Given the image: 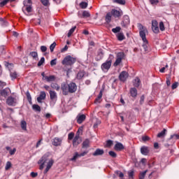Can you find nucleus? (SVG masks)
<instances>
[{"mask_svg": "<svg viewBox=\"0 0 179 179\" xmlns=\"http://www.w3.org/2000/svg\"><path fill=\"white\" fill-rule=\"evenodd\" d=\"M113 33H120L121 31V27H116L115 28L112 29Z\"/></svg>", "mask_w": 179, "mask_h": 179, "instance_id": "37998d69", "label": "nucleus"}, {"mask_svg": "<svg viewBox=\"0 0 179 179\" xmlns=\"http://www.w3.org/2000/svg\"><path fill=\"white\" fill-rule=\"evenodd\" d=\"M119 79L121 82H125L128 79V73L127 71H122L119 76Z\"/></svg>", "mask_w": 179, "mask_h": 179, "instance_id": "f8f14e48", "label": "nucleus"}, {"mask_svg": "<svg viewBox=\"0 0 179 179\" xmlns=\"http://www.w3.org/2000/svg\"><path fill=\"white\" fill-rule=\"evenodd\" d=\"M146 173H148V170H145L143 172H141L139 174V178L140 179H145V177L146 176Z\"/></svg>", "mask_w": 179, "mask_h": 179, "instance_id": "58836bf2", "label": "nucleus"}, {"mask_svg": "<svg viewBox=\"0 0 179 179\" xmlns=\"http://www.w3.org/2000/svg\"><path fill=\"white\" fill-rule=\"evenodd\" d=\"M41 2L44 5V6H47L48 5V0H41Z\"/></svg>", "mask_w": 179, "mask_h": 179, "instance_id": "052dcab7", "label": "nucleus"}, {"mask_svg": "<svg viewBox=\"0 0 179 179\" xmlns=\"http://www.w3.org/2000/svg\"><path fill=\"white\" fill-rule=\"evenodd\" d=\"M113 59L114 55H110L108 60L103 63L101 66V69L103 71V72H108V69L111 68V64L113 63Z\"/></svg>", "mask_w": 179, "mask_h": 179, "instance_id": "7ed1b4c3", "label": "nucleus"}, {"mask_svg": "<svg viewBox=\"0 0 179 179\" xmlns=\"http://www.w3.org/2000/svg\"><path fill=\"white\" fill-rule=\"evenodd\" d=\"M27 98L29 103H31V95H30V92H27Z\"/></svg>", "mask_w": 179, "mask_h": 179, "instance_id": "864d4df0", "label": "nucleus"}, {"mask_svg": "<svg viewBox=\"0 0 179 179\" xmlns=\"http://www.w3.org/2000/svg\"><path fill=\"white\" fill-rule=\"evenodd\" d=\"M17 100L18 99L17 96H8L6 99V104H8V106L15 107V106L17 104Z\"/></svg>", "mask_w": 179, "mask_h": 179, "instance_id": "423d86ee", "label": "nucleus"}, {"mask_svg": "<svg viewBox=\"0 0 179 179\" xmlns=\"http://www.w3.org/2000/svg\"><path fill=\"white\" fill-rule=\"evenodd\" d=\"M159 29L161 30V31H164L165 30L164 23H163V22H159Z\"/></svg>", "mask_w": 179, "mask_h": 179, "instance_id": "49530a36", "label": "nucleus"}, {"mask_svg": "<svg viewBox=\"0 0 179 179\" xmlns=\"http://www.w3.org/2000/svg\"><path fill=\"white\" fill-rule=\"evenodd\" d=\"M10 167H12V164L10 163V162H7V163L6 164L5 169L9 170V169H10Z\"/></svg>", "mask_w": 179, "mask_h": 179, "instance_id": "8fccbe9b", "label": "nucleus"}, {"mask_svg": "<svg viewBox=\"0 0 179 179\" xmlns=\"http://www.w3.org/2000/svg\"><path fill=\"white\" fill-rule=\"evenodd\" d=\"M46 94L45 92H41L39 96L37 98L38 103H41L43 100H45Z\"/></svg>", "mask_w": 179, "mask_h": 179, "instance_id": "f3484780", "label": "nucleus"}, {"mask_svg": "<svg viewBox=\"0 0 179 179\" xmlns=\"http://www.w3.org/2000/svg\"><path fill=\"white\" fill-rule=\"evenodd\" d=\"M30 55H31L33 58H37V57H38L37 52H30Z\"/></svg>", "mask_w": 179, "mask_h": 179, "instance_id": "5fc2aeb1", "label": "nucleus"}, {"mask_svg": "<svg viewBox=\"0 0 179 179\" xmlns=\"http://www.w3.org/2000/svg\"><path fill=\"white\" fill-rule=\"evenodd\" d=\"M68 87H69V93H75V92H76V90H78V86L76 85V84L75 83H70L68 85Z\"/></svg>", "mask_w": 179, "mask_h": 179, "instance_id": "9d476101", "label": "nucleus"}, {"mask_svg": "<svg viewBox=\"0 0 179 179\" xmlns=\"http://www.w3.org/2000/svg\"><path fill=\"white\" fill-rule=\"evenodd\" d=\"M0 21L1 22V24L2 26H8V22L6 21H3V20H2V18H0Z\"/></svg>", "mask_w": 179, "mask_h": 179, "instance_id": "680f3d73", "label": "nucleus"}, {"mask_svg": "<svg viewBox=\"0 0 179 179\" xmlns=\"http://www.w3.org/2000/svg\"><path fill=\"white\" fill-rule=\"evenodd\" d=\"M23 3L22 12H24L27 16H30V13L33 10L31 8V0H24Z\"/></svg>", "mask_w": 179, "mask_h": 179, "instance_id": "f03ea898", "label": "nucleus"}, {"mask_svg": "<svg viewBox=\"0 0 179 179\" xmlns=\"http://www.w3.org/2000/svg\"><path fill=\"white\" fill-rule=\"evenodd\" d=\"M122 58H124V52H119L117 55L116 61L114 63V66H118L122 61Z\"/></svg>", "mask_w": 179, "mask_h": 179, "instance_id": "0eeeda50", "label": "nucleus"}, {"mask_svg": "<svg viewBox=\"0 0 179 179\" xmlns=\"http://www.w3.org/2000/svg\"><path fill=\"white\" fill-rule=\"evenodd\" d=\"M152 29L154 33L157 34L159 33V24L156 20L152 21Z\"/></svg>", "mask_w": 179, "mask_h": 179, "instance_id": "1a4fd4ad", "label": "nucleus"}, {"mask_svg": "<svg viewBox=\"0 0 179 179\" xmlns=\"http://www.w3.org/2000/svg\"><path fill=\"white\" fill-rule=\"evenodd\" d=\"M89 153V151H84L83 152L79 154V152H75L73 158L71 159L72 162H75L76 159H79V157H83V156H86Z\"/></svg>", "mask_w": 179, "mask_h": 179, "instance_id": "6e6552de", "label": "nucleus"}, {"mask_svg": "<svg viewBox=\"0 0 179 179\" xmlns=\"http://www.w3.org/2000/svg\"><path fill=\"white\" fill-rule=\"evenodd\" d=\"M148 42L147 43L143 42V48L144 49L145 52H148L149 51V48H148Z\"/></svg>", "mask_w": 179, "mask_h": 179, "instance_id": "c03bdc74", "label": "nucleus"}, {"mask_svg": "<svg viewBox=\"0 0 179 179\" xmlns=\"http://www.w3.org/2000/svg\"><path fill=\"white\" fill-rule=\"evenodd\" d=\"M10 76L11 79L13 80V79H16V78H17L18 74L16 71H11L10 73Z\"/></svg>", "mask_w": 179, "mask_h": 179, "instance_id": "7c9ffc66", "label": "nucleus"}, {"mask_svg": "<svg viewBox=\"0 0 179 179\" xmlns=\"http://www.w3.org/2000/svg\"><path fill=\"white\" fill-rule=\"evenodd\" d=\"M110 13L114 17H121V16L123 15L122 10H117L115 9H112Z\"/></svg>", "mask_w": 179, "mask_h": 179, "instance_id": "9b49d317", "label": "nucleus"}, {"mask_svg": "<svg viewBox=\"0 0 179 179\" xmlns=\"http://www.w3.org/2000/svg\"><path fill=\"white\" fill-rule=\"evenodd\" d=\"M57 46V43L54 42L50 46V52H54V48Z\"/></svg>", "mask_w": 179, "mask_h": 179, "instance_id": "79ce46f5", "label": "nucleus"}, {"mask_svg": "<svg viewBox=\"0 0 179 179\" xmlns=\"http://www.w3.org/2000/svg\"><path fill=\"white\" fill-rule=\"evenodd\" d=\"M141 152L142 155H144V156H148L149 154V148L147 146H143L141 148Z\"/></svg>", "mask_w": 179, "mask_h": 179, "instance_id": "6ab92c4d", "label": "nucleus"}, {"mask_svg": "<svg viewBox=\"0 0 179 179\" xmlns=\"http://www.w3.org/2000/svg\"><path fill=\"white\" fill-rule=\"evenodd\" d=\"M83 17H90V13L87 10L83 12Z\"/></svg>", "mask_w": 179, "mask_h": 179, "instance_id": "a19ab883", "label": "nucleus"}, {"mask_svg": "<svg viewBox=\"0 0 179 179\" xmlns=\"http://www.w3.org/2000/svg\"><path fill=\"white\" fill-rule=\"evenodd\" d=\"M41 50L42 51V52H45V51H47V47L46 46H41Z\"/></svg>", "mask_w": 179, "mask_h": 179, "instance_id": "69168bd1", "label": "nucleus"}, {"mask_svg": "<svg viewBox=\"0 0 179 179\" xmlns=\"http://www.w3.org/2000/svg\"><path fill=\"white\" fill-rule=\"evenodd\" d=\"M142 141L143 142H148V141H150V138L148 136H143Z\"/></svg>", "mask_w": 179, "mask_h": 179, "instance_id": "09e8293b", "label": "nucleus"}, {"mask_svg": "<svg viewBox=\"0 0 179 179\" xmlns=\"http://www.w3.org/2000/svg\"><path fill=\"white\" fill-rule=\"evenodd\" d=\"M109 155L111 157H117V154L114 151H110Z\"/></svg>", "mask_w": 179, "mask_h": 179, "instance_id": "bf43d9fd", "label": "nucleus"}, {"mask_svg": "<svg viewBox=\"0 0 179 179\" xmlns=\"http://www.w3.org/2000/svg\"><path fill=\"white\" fill-rule=\"evenodd\" d=\"M116 174H119V177L120 178H124V173H122V172H120V171H116Z\"/></svg>", "mask_w": 179, "mask_h": 179, "instance_id": "e2e57ef3", "label": "nucleus"}, {"mask_svg": "<svg viewBox=\"0 0 179 179\" xmlns=\"http://www.w3.org/2000/svg\"><path fill=\"white\" fill-rule=\"evenodd\" d=\"M62 90L63 94L64 96H67L68 93H69V87H68V85L62 84Z\"/></svg>", "mask_w": 179, "mask_h": 179, "instance_id": "4468645a", "label": "nucleus"}, {"mask_svg": "<svg viewBox=\"0 0 179 179\" xmlns=\"http://www.w3.org/2000/svg\"><path fill=\"white\" fill-rule=\"evenodd\" d=\"M111 145H113V141L109 140V141H108L106 142V145H107L108 147L111 146Z\"/></svg>", "mask_w": 179, "mask_h": 179, "instance_id": "774afa93", "label": "nucleus"}, {"mask_svg": "<svg viewBox=\"0 0 179 179\" xmlns=\"http://www.w3.org/2000/svg\"><path fill=\"white\" fill-rule=\"evenodd\" d=\"M92 155L94 156H101L104 155V150L98 148L95 150V152Z\"/></svg>", "mask_w": 179, "mask_h": 179, "instance_id": "412c9836", "label": "nucleus"}, {"mask_svg": "<svg viewBox=\"0 0 179 179\" xmlns=\"http://www.w3.org/2000/svg\"><path fill=\"white\" fill-rule=\"evenodd\" d=\"M138 28L139 30L140 37L142 38L143 43H148V39H146V33H148V29L142 24H138Z\"/></svg>", "mask_w": 179, "mask_h": 179, "instance_id": "20e7f679", "label": "nucleus"}, {"mask_svg": "<svg viewBox=\"0 0 179 179\" xmlns=\"http://www.w3.org/2000/svg\"><path fill=\"white\" fill-rule=\"evenodd\" d=\"M130 23V20H129V16L128 15H124V20L122 22V26L123 27H127L128 26V24H129Z\"/></svg>", "mask_w": 179, "mask_h": 179, "instance_id": "ddd939ff", "label": "nucleus"}, {"mask_svg": "<svg viewBox=\"0 0 179 179\" xmlns=\"http://www.w3.org/2000/svg\"><path fill=\"white\" fill-rule=\"evenodd\" d=\"M115 150H122L124 149V145L121 143H117L114 147Z\"/></svg>", "mask_w": 179, "mask_h": 179, "instance_id": "5701e85b", "label": "nucleus"}, {"mask_svg": "<svg viewBox=\"0 0 179 179\" xmlns=\"http://www.w3.org/2000/svg\"><path fill=\"white\" fill-rule=\"evenodd\" d=\"M80 8H82V9H86V8H87V2H81L80 3Z\"/></svg>", "mask_w": 179, "mask_h": 179, "instance_id": "a18cd8bd", "label": "nucleus"}, {"mask_svg": "<svg viewBox=\"0 0 179 179\" xmlns=\"http://www.w3.org/2000/svg\"><path fill=\"white\" fill-rule=\"evenodd\" d=\"M90 145V141H89V139H86L83 143V149H87Z\"/></svg>", "mask_w": 179, "mask_h": 179, "instance_id": "393cba45", "label": "nucleus"}, {"mask_svg": "<svg viewBox=\"0 0 179 179\" xmlns=\"http://www.w3.org/2000/svg\"><path fill=\"white\" fill-rule=\"evenodd\" d=\"M139 103L141 105H142V104H143V103H145V96L144 95H142L141 96Z\"/></svg>", "mask_w": 179, "mask_h": 179, "instance_id": "6e6d98bb", "label": "nucleus"}, {"mask_svg": "<svg viewBox=\"0 0 179 179\" xmlns=\"http://www.w3.org/2000/svg\"><path fill=\"white\" fill-rule=\"evenodd\" d=\"M32 108H33V110H34L35 111H38V113H40V111H41V108L40 107V106H38L37 104L33 105Z\"/></svg>", "mask_w": 179, "mask_h": 179, "instance_id": "e433bc0d", "label": "nucleus"}, {"mask_svg": "<svg viewBox=\"0 0 179 179\" xmlns=\"http://www.w3.org/2000/svg\"><path fill=\"white\" fill-rule=\"evenodd\" d=\"M101 97H103V92L101 91L99 94V96L95 99V103H100L101 101Z\"/></svg>", "mask_w": 179, "mask_h": 179, "instance_id": "2f4dec72", "label": "nucleus"}, {"mask_svg": "<svg viewBox=\"0 0 179 179\" xmlns=\"http://www.w3.org/2000/svg\"><path fill=\"white\" fill-rule=\"evenodd\" d=\"M170 139H179V135L178 134L171 135L170 137Z\"/></svg>", "mask_w": 179, "mask_h": 179, "instance_id": "4d7b16f0", "label": "nucleus"}, {"mask_svg": "<svg viewBox=\"0 0 179 179\" xmlns=\"http://www.w3.org/2000/svg\"><path fill=\"white\" fill-rule=\"evenodd\" d=\"M50 65L51 66H54L55 65H57V59H54L50 61Z\"/></svg>", "mask_w": 179, "mask_h": 179, "instance_id": "13d9d810", "label": "nucleus"}, {"mask_svg": "<svg viewBox=\"0 0 179 179\" xmlns=\"http://www.w3.org/2000/svg\"><path fill=\"white\" fill-rule=\"evenodd\" d=\"M27 124L26 123V121L22 120L21 122V128L22 129H23V131H27Z\"/></svg>", "mask_w": 179, "mask_h": 179, "instance_id": "f704fd0d", "label": "nucleus"}, {"mask_svg": "<svg viewBox=\"0 0 179 179\" xmlns=\"http://www.w3.org/2000/svg\"><path fill=\"white\" fill-rule=\"evenodd\" d=\"M150 3L151 5H153L155 6V5H157L159 3V0H150Z\"/></svg>", "mask_w": 179, "mask_h": 179, "instance_id": "3c124183", "label": "nucleus"}, {"mask_svg": "<svg viewBox=\"0 0 179 179\" xmlns=\"http://www.w3.org/2000/svg\"><path fill=\"white\" fill-rule=\"evenodd\" d=\"M61 143H62V139L59 138H55L52 141V145L54 146H61Z\"/></svg>", "mask_w": 179, "mask_h": 179, "instance_id": "2eb2a0df", "label": "nucleus"}, {"mask_svg": "<svg viewBox=\"0 0 179 179\" xmlns=\"http://www.w3.org/2000/svg\"><path fill=\"white\" fill-rule=\"evenodd\" d=\"M177 87H178V83H174L172 85V89L174 90V89H177Z\"/></svg>", "mask_w": 179, "mask_h": 179, "instance_id": "0e129e2a", "label": "nucleus"}, {"mask_svg": "<svg viewBox=\"0 0 179 179\" xmlns=\"http://www.w3.org/2000/svg\"><path fill=\"white\" fill-rule=\"evenodd\" d=\"M76 62V58L72 57L71 55L66 56L62 62V65L71 66Z\"/></svg>", "mask_w": 179, "mask_h": 179, "instance_id": "39448f33", "label": "nucleus"}, {"mask_svg": "<svg viewBox=\"0 0 179 179\" xmlns=\"http://www.w3.org/2000/svg\"><path fill=\"white\" fill-rule=\"evenodd\" d=\"M114 3H118L119 5H125V0H113Z\"/></svg>", "mask_w": 179, "mask_h": 179, "instance_id": "72a5a7b5", "label": "nucleus"}, {"mask_svg": "<svg viewBox=\"0 0 179 179\" xmlns=\"http://www.w3.org/2000/svg\"><path fill=\"white\" fill-rule=\"evenodd\" d=\"M79 139H80V136H79V134H76L73 141V146H78V145L80 143V140Z\"/></svg>", "mask_w": 179, "mask_h": 179, "instance_id": "dca6fc26", "label": "nucleus"}, {"mask_svg": "<svg viewBox=\"0 0 179 179\" xmlns=\"http://www.w3.org/2000/svg\"><path fill=\"white\" fill-rule=\"evenodd\" d=\"M111 17H113V14H111V12L108 13L105 17V20L106 23L111 22Z\"/></svg>", "mask_w": 179, "mask_h": 179, "instance_id": "b1692460", "label": "nucleus"}, {"mask_svg": "<svg viewBox=\"0 0 179 179\" xmlns=\"http://www.w3.org/2000/svg\"><path fill=\"white\" fill-rule=\"evenodd\" d=\"M16 153V148H13V150H10V155L12 156Z\"/></svg>", "mask_w": 179, "mask_h": 179, "instance_id": "338daca9", "label": "nucleus"}, {"mask_svg": "<svg viewBox=\"0 0 179 179\" xmlns=\"http://www.w3.org/2000/svg\"><path fill=\"white\" fill-rule=\"evenodd\" d=\"M117 40H119V41H122V40H125V36H124V34H122V33H118L117 34Z\"/></svg>", "mask_w": 179, "mask_h": 179, "instance_id": "c756f323", "label": "nucleus"}, {"mask_svg": "<svg viewBox=\"0 0 179 179\" xmlns=\"http://www.w3.org/2000/svg\"><path fill=\"white\" fill-rule=\"evenodd\" d=\"M0 94L3 97H8V94H9V92L8 91V89H4L0 92Z\"/></svg>", "mask_w": 179, "mask_h": 179, "instance_id": "cd10ccee", "label": "nucleus"}, {"mask_svg": "<svg viewBox=\"0 0 179 179\" xmlns=\"http://www.w3.org/2000/svg\"><path fill=\"white\" fill-rule=\"evenodd\" d=\"M130 94L131 97H136V96H138V90H136V88L135 87L131 88Z\"/></svg>", "mask_w": 179, "mask_h": 179, "instance_id": "4be33fe9", "label": "nucleus"}, {"mask_svg": "<svg viewBox=\"0 0 179 179\" xmlns=\"http://www.w3.org/2000/svg\"><path fill=\"white\" fill-rule=\"evenodd\" d=\"M50 87H52V89H55V90H57V91L59 90V89H60L59 85H58V84L54 83H52L50 85Z\"/></svg>", "mask_w": 179, "mask_h": 179, "instance_id": "c9c22d12", "label": "nucleus"}, {"mask_svg": "<svg viewBox=\"0 0 179 179\" xmlns=\"http://www.w3.org/2000/svg\"><path fill=\"white\" fill-rule=\"evenodd\" d=\"M103 57H104V53H103V52L100 50L98 52V55L96 57V61H100V60L103 59Z\"/></svg>", "mask_w": 179, "mask_h": 179, "instance_id": "bb28decb", "label": "nucleus"}, {"mask_svg": "<svg viewBox=\"0 0 179 179\" xmlns=\"http://www.w3.org/2000/svg\"><path fill=\"white\" fill-rule=\"evenodd\" d=\"M85 120H86V115H78L77 116L78 124H82Z\"/></svg>", "mask_w": 179, "mask_h": 179, "instance_id": "aec40b11", "label": "nucleus"}, {"mask_svg": "<svg viewBox=\"0 0 179 179\" xmlns=\"http://www.w3.org/2000/svg\"><path fill=\"white\" fill-rule=\"evenodd\" d=\"M8 2H9V0H3V1H1L0 3V6L2 8L3 6H5V5H6V3H8Z\"/></svg>", "mask_w": 179, "mask_h": 179, "instance_id": "603ef678", "label": "nucleus"}, {"mask_svg": "<svg viewBox=\"0 0 179 179\" xmlns=\"http://www.w3.org/2000/svg\"><path fill=\"white\" fill-rule=\"evenodd\" d=\"M76 29V27H73V28H71L67 34L68 37H71V36H72V34H73V31H75Z\"/></svg>", "mask_w": 179, "mask_h": 179, "instance_id": "ea45409f", "label": "nucleus"}, {"mask_svg": "<svg viewBox=\"0 0 179 179\" xmlns=\"http://www.w3.org/2000/svg\"><path fill=\"white\" fill-rule=\"evenodd\" d=\"M84 76H85V71H79L77 74V79L80 80V79H83Z\"/></svg>", "mask_w": 179, "mask_h": 179, "instance_id": "473e14b6", "label": "nucleus"}, {"mask_svg": "<svg viewBox=\"0 0 179 179\" xmlns=\"http://www.w3.org/2000/svg\"><path fill=\"white\" fill-rule=\"evenodd\" d=\"M49 94L50 99L52 101L57 100V99H58V95H57V92H55V91L50 90L49 92Z\"/></svg>", "mask_w": 179, "mask_h": 179, "instance_id": "a211bd4d", "label": "nucleus"}, {"mask_svg": "<svg viewBox=\"0 0 179 179\" xmlns=\"http://www.w3.org/2000/svg\"><path fill=\"white\" fill-rule=\"evenodd\" d=\"M166 132H167V130L166 129H164L162 131L157 134V138H163V136L166 135Z\"/></svg>", "mask_w": 179, "mask_h": 179, "instance_id": "4c0bfd02", "label": "nucleus"}, {"mask_svg": "<svg viewBox=\"0 0 179 179\" xmlns=\"http://www.w3.org/2000/svg\"><path fill=\"white\" fill-rule=\"evenodd\" d=\"M45 61V59L44 57H41V59L38 63V66H41V65L44 64Z\"/></svg>", "mask_w": 179, "mask_h": 179, "instance_id": "de8ad7c7", "label": "nucleus"}, {"mask_svg": "<svg viewBox=\"0 0 179 179\" xmlns=\"http://www.w3.org/2000/svg\"><path fill=\"white\" fill-rule=\"evenodd\" d=\"M48 156H50V154H45L43 155L41 159L38 161V164H41L39 166L40 170H43L44 169V164L47 163L46 168L44 171V174H47L48 171H50V169L52 167V164H54V160L53 159H49Z\"/></svg>", "mask_w": 179, "mask_h": 179, "instance_id": "f257e3e1", "label": "nucleus"}, {"mask_svg": "<svg viewBox=\"0 0 179 179\" xmlns=\"http://www.w3.org/2000/svg\"><path fill=\"white\" fill-rule=\"evenodd\" d=\"M45 80H46V82H54V80H55V76H45Z\"/></svg>", "mask_w": 179, "mask_h": 179, "instance_id": "c85d7f7f", "label": "nucleus"}, {"mask_svg": "<svg viewBox=\"0 0 179 179\" xmlns=\"http://www.w3.org/2000/svg\"><path fill=\"white\" fill-rule=\"evenodd\" d=\"M133 85L135 86V87H139V85H141V80L139 78H136L133 81Z\"/></svg>", "mask_w": 179, "mask_h": 179, "instance_id": "a878e982", "label": "nucleus"}]
</instances>
